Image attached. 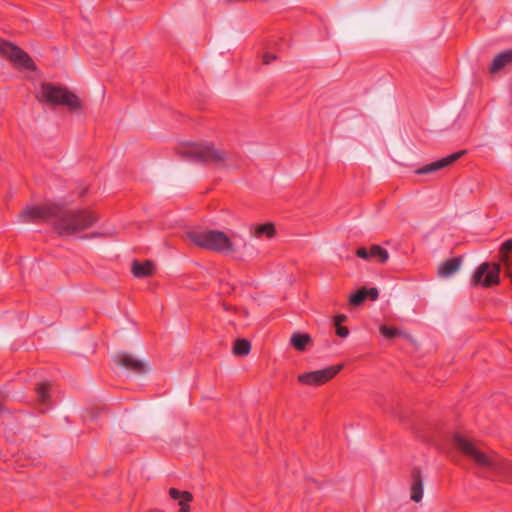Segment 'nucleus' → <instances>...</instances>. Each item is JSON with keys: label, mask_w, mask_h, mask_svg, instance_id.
<instances>
[{"label": "nucleus", "mask_w": 512, "mask_h": 512, "mask_svg": "<svg viewBox=\"0 0 512 512\" xmlns=\"http://www.w3.org/2000/svg\"><path fill=\"white\" fill-rule=\"evenodd\" d=\"M20 217L25 222L52 221L59 234L64 236L87 229L96 221V216L89 211L67 212L56 204L28 206L22 210Z\"/></svg>", "instance_id": "nucleus-1"}, {"label": "nucleus", "mask_w": 512, "mask_h": 512, "mask_svg": "<svg viewBox=\"0 0 512 512\" xmlns=\"http://www.w3.org/2000/svg\"><path fill=\"white\" fill-rule=\"evenodd\" d=\"M188 238L195 245L243 259L250 254V247L243 236L238 233H226L220 230H192Z\"/></svg>", "instance_id": "nucleus-2"}, {"label": "nucleus", "mask_w": 512, "mask_h": 512, "mask_svg": "<svg viewBox=\"0 0 512 512\" xmlns=\"http://www.w3.org/2000/svg\"><path fill=\"white\" fill-rule=\"evenodd\" d=\"M454 444L478 468L487 473L499 475L507 481H512L511 462L501 458L495 453H485L474 443L458 434L454 436Z\"/></svg>", "instance_id": "nucleus-3"}, {"label": "nucleus", "mask_w": 512, "mask_h": 512, "mask_svg": "<svg viewBox=\"0 0 512 512\" xmlns=\"http://www.w3.org/2000/svg\"><path fill=\"white\" fill-rule=\"evenodd\" d=\"M178 152L189 161L208 163L218 168L232 169L239 166L237 155L210 142L185 143L178 148Z\"/></svg>", "instance_id": "nucleus-4"}, {"label": "nucleus", "mask_w": 512, "mask_h": 512, "mask_svg": "<svg viewBox=\"0 0 512 512\" xmlns=\"http://www.w3.org/2000/svg\"><path fill=\"white\" fill-rule=\"evenodd\" d=\"M42 103L66 106L69 110L80 112L83 108L80 98L67 88L52 83H42L36 93Z\"/></svg>", "instance_id": "nucleus-5"}, {"label": "nucleus", "mask_w": 512, "mask_h": 512, "mask_svg": "<svg viewBox=\"0 0 512 512\" xmlns=\"http://www.w3.org/2000/svg\"><path fill=\"white\" fill-rule=\"evenodd\" d=\"M342 365L329 366L321 370L306 372L298 375V381L303 385L320 386L335 377Z\"/></svg>", "instance_id": "nucleus-6"}, {"label": "nucleus", "mask_w": 512, "mask_h": 512, "mask_svg": "<svg viewBox=\"0 0 512 512\" xmlns=\"http://www.w3.org/2000/svg\"><path fill=\"white\" fill-rule=\"evenodd\" d=\"M500 264L482 263L474 272L473 285L491 286L499 283Z\"/></svg>", "instance_id": "nucleus-7"}, {"label": "nucleus", "mask_w": 512, "mask_h": 512, "mask_svg": "<svg viewBox=\"0 0 512 512\" xmlns=\"http://www.w3.org/2000/svg\"><path fill=\"white\" fill-rule=\"evenodd\" d=\"M0 52L17 66L23 68H30L32 66V61L29 56L10 42L0 41Z\"/></svg>", "instance_id": "nucleus-8"}, {"label": "nucleus", "mask_w": 512, "mask_h": 512, "mask_svg": "<svg viewBox=\"0 0 512 512\" xmlns=\"http://www.w3.org/2000/svg\"><path fill=\"white\" fill-rule=\"evenodd\" d=\"M114 361L118 366H120L128 371H132V372H136V373H141V372L145 371V364L142 361H140L139 359L135 358L134 356H132L128 353H124V352L117 353L114 356Z\"/></svg>", "instance_id": "nucleus-9"}, {"label": "nucleus", "mask_w": 512, "mask_h": 512, "mask_svg": "<svg viewBox=\"0 0 512 512\" xmlns=\"http://www.w3.org/2000/svg\"><path fill=\"white\" fill-rule=\"evenodd\" d=\"M464 153H465V151H458V152L452 153L442 159L436 160L432 163H429V164L417 169L415 172L417 174H428V173H431L434 171H438V170L445 168V167L451 165L452 163H454Z\"/></svg>", "instance_id": "nucleus-10"}, {"label": "nucleus", "mask_w": 512, "mask_h": 512, "mask_svg": "<svg viewBox=\"0 0 512 512\" xmlns=\"http://www.w3.org/2000/svg\"><path fill=\"white\" fill-rule=\"evenodd\" d=\"M424 494L423 480L419 472L413 473L410 486V499L416 503L420 502Z\"/></svg>", "instance_id": "nucleus-11"}, {"label": "nucleus", "mask_w": 512, "mask_h": 512, "mask_svg": "<svg viewBox=\"0 0 512 512\" xmlns=\"http://www.w3.org/2000/svg\"><path fill=\"white\" fill-rule=\"evenodd\" d=\"M512 62V49L503 51L496 55L491 63L490 72L497 73Z\"/></svg>", "instance_id": "nucleus-12"}, {"label": "nucleus", "mask_w": 512, "mask_h": 512, "mask_svg": "<svg viewBox=\"0 0 512 512\" xmlns=\"http://www.w3.org/2000/svg\"><path fill=\"white\" fill-rule=\"evenodd\" d=\"M250 234L255 238H271L275 234V228L271 223L253 224L250 227Z\"/></svg>", "instance_id": "nucleus-13"}, {"label": "nucleus", "mask_w": 512, "mask_h": 512, "mask_svg": "<svg viewBox=\"0 0 512 512\" xmlns=\"http://www.w3.org/2000/svg\"><path fill=\"white\" fill-rule=\"evenodd\" d=\"M154 271L155 267L151 261H145L144 263L134 261L132 264V273L137 278L150 276L154 273Z\"/></svg>", "instance_id": "nucleus-14"}, {"label": "nucleus", "mask_w": 512, "mask_h": 512, "mask_svg": "<svg viewBox=\"0 0 512 512\" xmlns=\"http://www.w3.org/2000/svg\"><path fill=\"white\" fill-rule=\"evenodd\" d=\"M461 265L459 258H451L443 262L438 268V275L443 278H447L454 274Z\"/></svg>", "instance_id": "nucleus-15"}, {"label": "nucleus", "mask_w": 512, "mask_h": 512, "mask_svg": "<svg viewBox=\"0 0 512 512\" xmlns=\"http://www.w3.org/2000/svg\"><path fill=\"white\" fill-rule=\"evenodd\" d=\"M312 339L307 333L295 332L292 334L290 338L291 345L300 352H303L307 349L308 345H310Z\"/></svg>", "instance_id": "nucleus-16"}, {"label": "nucleus", "mask_w": 512, "mask_h": 512, "mask_svg": "<svg viewBox=\"0 0 512 512\" xmlns=\"http://www.w3.org/2000/svg\"><path fill=\"white\" fill-rule=\"evenodd\" d=\"M499 258L507 269L512 266V240H507L501 245Z\"/></svg>", "instance_id": "nucleus-17"}, {"label": "nucleus", "mask_w": 512, "mask_h": 512, "mask_svg": "<svg viewBox=\"0 0 512 512\" xmlns=\"http://www.w3.org/2000/svg\"><path fill=\"white\" fill-rule=\"evenodd\" d=\"M370 259H377L381 263H385L389 258V253L386 249L379 245H372L369 249Z\"/></svg>", "instance_id": "nucleus-18"}, {"label": "nucleus", "mask_w": 512, "mask_h": 512, "mask_svg": "<svg viewBox=\"0 0 512 512\" xmlns=\"http://www.w3.org/2000/svg\"><path fill=\"white\" fill-rule=\"evenodd\" d=\"M251 350L250 342L245 339H238L233 346V353L235 355L246 356Z\"/></svg>", "instance_id": "nucleus-19"}, {"label": "nucleus", "mask_w": 512, "mask_h": 512, "mask_svg": "<svg viewBox=\"0 0 512 512\" xmlns=\"http://www.w3.org/2000/svg\"><path fill=\"white\" fill-rule=\"evenodd\" d=\"M36 394H37L38 401L42 405H46L47 401L49 399V395H50L49 394V384H47V383L38 384L36 387Z\"/></svg>", "instance_id": "nucleus-20"}, {"label": "nucleus", "mask_w": 512, "mask_h": 512, "mask_svg": "<svg viewBox=\"0 0 512 512\" xmlns=\"http://www.w3.org/2000/svg\"><path fill=\"white\" fill-rule=\"evenodd\" d=\"M367 298V292L366 289H360L357 292L353 293L349 297V302L351 305L358 306L364 302V300Z\"/></svg>", "instance_id": "nucleus-21"}, {"label": "nucleus", "mask_w": 512, "mask_h": 512, "mask_svg": "<svg viewBox=\"0 0 512 512\" xmlns=\"http://www.w3.org/2000/svg\"><path fill=\"white\" fill-rule=\"evenodd\" d=\"M193 500V495L190 492H184V495L178 500V505L180 506V512H189L190 511V503Z\"/></svg>", "instance_id": "nucleus-22"}, {"label": "nucleus", "mask_w": 512, "mask_h": 512, "mask_svg": "<svg viewBox=\"0 0 512 512\" xmlns=\"http://www.w3.org/2000/svg\"><path fill=\"white\" fill-rule=\"evenodd\" d=\"M380 333L385 337V338H389V339H392V338H395V337H398V336H402L403 335V332L401 330H398L396 328H392V327H388L386 325H382L380 327Z\"/></svg>", "instance_id": "nucleus-23"}, {"label": "nucleus", "mask_w": 512, "mask_h": 512, "mask_svg": "<svg viewBox=\"0 0 512 512\" xmlns=\"http://www.w3.org/2000/svg\"><path fill=\"white\" fill-rule=\"evenodd\" d=\"M184 492H185V491H180V490H178V489H176V488H170V490H169V495H170V497H171L172 499H174V500H177V501H178V500H179V499L184 495Z\"/></svg>", "instance_id": "nucleus-24"}, {"label": "nucleus", "mask_w": 512, "mask_h": 512, "mask_svg": "<svg viewBox=\"0 0 512 512\" xmlns=\"http://www.w3.org/2000/svg\"><path fill=\"white\" fill-rule=\"evenodd\" d=\"M357 256L362 259L369 260L370 259V251L364 247H361L356 252Z\"/></svg>", "instance_id": "nucleus-25"}, {"label": "nucleus", "mask_w": 512, "mask_h": 512, "mask_svg": "<svg viewBox=\"0 0 512 512\" xmlns=\"http://www.w3.org/2000/svg\"><path fill=\"white\" fill-rule=\"evenodd\" d=\"M276 59V55L273 53H265L263 55V63L268 65Z\"/></svg>", "instance_id": "nucleus-26"}, {"label": "nucleus", "mask_w": 512, "mask_h": 512, "mask_svg": "<svg viewBox=\"0 0 512 512\" xmlns=\"http://www.w3.org/2000/svg\"><path fill=\"white\" fill-rule=\"evenodd\" d=\"M337 335L341 338H345L348 336L349 334V331L346 327H343V326H337V331H336Z\"/></svg>", "instance_id": "nucleus-27"}, {"label": "nucleus", "mask_w": 512, "mask_h": 512, "mask_svg": "<svg viewBox=\"0 0 512 512\" xmlns=\"http://www.w3.org/2000/svg\"><path fill=\"white\" fill-rule=\"evenodd\" d=\"M367 297H370L371 300H376L378 298V290L376 288L366 289Z\"/></svg>", "instance_id": "nucleus-28"}, {"label": "nucleus", "mask_w": 512, "mask_h": 512, "mask_svg": "<svg viewBox=\"0 0 512 512\" xmlns=\"http://www.w3.org/2000/svg\"><path fill=\"white\" fill-rule=\"evenodd\" d=\"M347 317L344 314H339L335 317L334 322L336 326H341V323L346 321Z\"/></svg>", "instance_id": "nucleus-29"}]
</instances>
